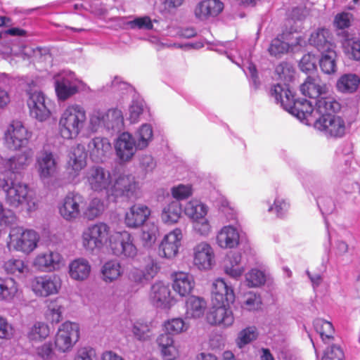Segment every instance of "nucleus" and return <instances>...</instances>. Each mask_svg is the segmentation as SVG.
I'll list each match as a JSON object with an SVG mask.
<instances>
[{
  "mask_svg": "<svg viewBox=\"0 0 360 360\" xmlns=\"http://www.w3.org/2000/svg\"><path fill=\"white\" fill-rule=\"evenodd\" d=\"M235 300L231 287L222 278H218L212 284V307L207 315V321L212 325L223 327L231 326L234 321L232 311L226 307Z\"/></svg>",
  "mask_w": 360,
  "mask_h": 360,
  "instance_id": "nucleus-1",
  "label": "nucleus"
},
{
  "mask_svg": "<svg viewBox=\"0 0 360 360\" xmlns=\"http://www.w3.org/2000/svg\"><path fill=\"white\" fill-rule=\"evenodd\" d=\"M115 230L104 221H97L86 226L81 234V244L88 252L94 253L109 246Z\"/></svg>",
  "mask_w": 360,
  "mask_h": 360,
  "instance_id": "nucleus-2",
  "label": "nucleus"
},
{
  "mask_svg": "<svg viewBox=\"0 0 360 360\" xmlns=\"http://www.w3.org/2000/svg\"><path fill=\"white\" fill-rule=\"evenodd\" d=\"M86 113L84 107L79 104L68 105L60 114L58 129L60 136L65 139H75L84 129Z\"/></svg>",
  "mask_w": 360,
  "mask_h": 360,
  "instance_id": "nucleus-3",
  "label": "nucleus"
},
{
  "mask_svg": "<svg viewBox=\"0 0 360 360\" xmlns=\"http://www.w3.org/2000/svg\"><path fill=\"white\" fill-rule=\"evenodd\" d=\"M5 200L10 207L25 209L29 212L37 208L36 200L28 186L22 182H11L5 193Z\"/></svg>",
  "mask_w": 360,
  "mask_h": 360,
  "instance_id": "nucleus-4",
  "label": "nucleus"
},
{
  "mask_svg": "<svg viewBox=\"0 0 360 360\" xmlns=\"http://www.w3.org/2000/svg\"><path fill=\"white\" fill-rule=\"evenodd\" d=\"M124 126L122 112L117 108L109 109L107 111L94 110L89 115V127L96 131L103 127L108 131H120Z\"/></svg>",
  "mask_w": 360,
  "mask_h": 360,
  "instance_id": "nucleus-5",
  "label": "nucleus"
},
{
  "mask_svg": "<svg viewBox=\"0 0 360 360\" xmlns=\"http://www.w3.org/2000/svg\"><path fill=\"white\" fill-rule=\"evenodd\" d=\"M39 240V236L35 231L15 227L11 229L7 245L10 250L30 254L37 248Z\"/></svg>",
  "mask_w": 360,
  "mask_h": 360,
  "instance_id": "nucleus-6",
  "label": "nucleus"
},
{
  "mask_svg": "<svg viewBox=\"0 0 360 360\" xmlns=\"http://www.w3.org/2000/svg\"><path fill=\"white\" fill-rule=\"evenodd\" d=\"M139 183L131 174H120L108 191V198L116 201L119 198L136 199L140 194Z\"/></svg>",
  "mask_w": 360,
  "mask_h": 360,
  "instance_id": "nucleus-7",
  "label": "nucleus"
},
{
  "mask_svg": "<svg viewBox=\"0 0 360 360\" xmlns=\"http://www.w3.org/2000/svg\"><path fill=\"white\" fill-rule=\"evenodd\" d=\"M286 100L282 101V103L285 106V110L297 117L302 122H305L306 124L310 125L319 118L315 113V107L312 101L306 99L295 101L294 95L289 92L285 93Z\"/></svg>",
  "mask_w": 360,
  "mask_h": 360,
  "instance_id": "nucleus-8",
  "label": "nucleus"
},
{
  "mask_svg": "<svg viewBox=\"0 0 360 360\" xmlns=\"http://www.w3.org/2000/svg\"><path fill=\"white\" fill-rule=\"evenodd\" d=\"M108 248L112 255L121 259H132L138 254L134 237L125 231H115Z\"/></svg>",
  "mask_w": 360,
  "mask_h": 360,
  "instance_id": "nucleus-9",
  "label": "nucleus"
},
{
  "mask_svg": "<svg viewBox=\"0 0 360 360\" xmlns=\"http://www.w3.org/2000/svg\"><path fill=\"white\" fill-rule=\"evenodd\" d=\"M55 89L59 100L65 101L79 91H85L86 85L77 79L72 72H63L56 75Z\"/></svg>",
  "mask_w": 360,
  "mask_h": 360,
  "instance_id": "nucleus-10",
  "label": "nucleus"
},
{
  "mask_svg": "<svg viewBox=\"0 0 360 360\" xmlns=\"http://www.w3.org/2000/svg\"><path fill=\"white\" fill-rule=\"evenodd\" d=\"M297 28L291 27L289 32H283L280 37L273 39L268 49L270 55L276 58H281L295 46H305L306 41L302 36L297 34L294 35V33H297Z\"/></svg>",
  "mask_w": 360,
  "mask_h": 360,
  "instance_id": "nucleus-11",
  "label": "nucleus"
},
{
  "mask_svg": "<svg viewBox=\"0 0 360 360\" xmlns=\"http://www.w3.org/2000/svg\"><path fill=\"white\" fill-rule=\"evenodd\" d=\"M79 326L77 323L65 321L62 323L55 336V346L62 353L70 352L79 339Z\"/></svg>",
  "mask_w": 360,
  "mask_h": 360,
  "instance_id": "nucleus-12",
  "label": "nucleus"
},
{
  "mask_svg": "<svg viewBox=\"0 0 360 360\" xmlns=\"http://www.w3.org/2000/svg\"><path fill=\"white\" fill-rule=\"evenodd\" d=\"M5 142L12 150H19L27 146L32 133L18 120L12 121L5 131Z\"/></svg>",
  "mask_w": 360,
  "mask_h": 360,
  "instance_id": "nucleus-13",
  "label": "nucleus"
},
{
  "mask_svg": "<svg viewBox=\"0 0 360 360\" xmlns=\"http://www.w3.org/2000/svg\"><path fill=\"white\" fill-rule=\"evenodd\" d=\"M30 285L35 295L46 297L59 292L62 281L60 278L56 274L44 275L33 278Z\"/></svg>",
  "mask_w": 360,
  "mask_h": 360,
  "instance_id": "nucleus-14",
  "label": "nucleus"
},
{
  "mask_svg": "<svg viewBox=\"0 0 360 360\" xmlns=\"http://www.w3.org/2000/svg\"><path fill=\"white\" fill-rule=\"evenodd\" d=\"M314 127L326 136L331 138H341L345 134L346 131L344 120L335 115L319 117L315 120Z\"/></svg>",
  "mask_w": 360,
  "mask_h": 360,
  "instance_id": "nucleus-15",
  "label": "nucleus"
},
{
  "mask_svg": "<svg viewBox=\"0 0 360 360\" xmlns=\"http://www.w3.org/2000/svg\"><path fill=\"white\" fill-rule=\"evenodd\" d=\"M86 183L89 188L96 193L105 191L108 195L112 185L110 172L100 166H94L86 173Z\"/></svg>",
  "mask_w": 360,
  "mask_h": 360,
  "instance_id": "nucleus-16",
  "label": "nucleus"
},
{
  "mask_svg": "<svg viewBox=\"0 0 360 360\" xmlns=\"http://www.w3.org/2000/svg\"><path fill=\"white\" fill-rule=\"evenodd\" d=\"M84 202V197L78 193H69L58 205L60 216L68 221H73L81 215V206Z\"/></svg>",
  "mask_w": 360,
  "mask_h": 360,
  "instance_id": "nucleus-17",
  "label": "nucleus"
},
{
  "mask_svg": "<svg viewBox=\"0 0 360 360\" xmlns=\"http://www.w3.org/2000/svg\"><path fill=\"white\" fill-rule=\"evenodd\" d=\"M65 265L63 257L57 251L48 250L39 253L33 261L35 269L43 272L60 269Z\"/></svg>",
  "mask_w": 360,
  "mask_h": 360,
  "instance_id": "nucleus-18",
  "label": "nucleus"
},
{
  "mask_svg": "<svg viewBox=\"0 0 360 360\" xmlns=\"http://www.w3.org/2000/svg\"><path fill=\"white\" fill-rule=\"evenodd\" d=\"M27 105L30 115L40 122L47 120L51 112L47 105V99L43 92L39 90H30Z\"/></svg>",
  "mask_w": 360,
  "mask_h": 360,
  "instance_id": "nucleus-19",
  "label": "nucleus"
},
{
  "mask_svg": "<svg viewBox=\"0 0 360 360\" xmlns=\"http://www.w3.org/2000/svg\"><path fill=\"white\" fill-rule=\"evenodd\" d=\"M193 265L199 270L210 269L214 264V252L207 242L197 243L193 248Z\"/></svg>",
  "mask_w": 360,
  "mask_h": 360,
  "instance_id": "nucleus-20",
  "label": "nucleus"
},
{
  "mask_svg": "<svg viewBox=\"0 0 360 360\" xmlns=\"http://www.w3.org/2000/svg\"><path fill=\"white\" fill-rule=\"evenodd\" d=\"M58 162L55 155L49 150H43L38 154L36 168L41 180L46 181L53 177L58 171Z\"/></svg>",
  "mask_w": 360,
  "mask_h": 360,
  "instance_id": "nucleus-21",
  "label": "nucleus"
},
{
  "mask_svg": "<svg viewBox=\"0 0 360 360\" xmlns=\"http://www.w3.org/2000/svg\"><path fill=\"white\" fill-rule=\"evenodd\" d=\"M115 149L118 159L122 162L130 161L135 155L138 147L133 136L128 132H123L115 143Z\"/></svg>",
  "mask_w": 360,
  "mask_h": 360,
  "instance_id": "nucleus-22",
  "label": "nucleus"
},
{
  "mask_svg": "<svg viewBox=\"0 0 360 360\" xmlns=\"http://www.w3.org/2000/svg\"><path fill=\"white\" fill-rule=\"evenodd\" d=\"M182 237L180 229H175L167 233L160 245V255L167 259L175 257L179 252Z\"/></svg>",
  "mask_w": 360,
  "mask_h": 360,
  "instance_id": "nucleus-23",
  "label": "nucleus"
},
{
  "mask_svg": "<svg viewBox=\"0 0 360 360\" xmlns=\"http://www.w3.org/2000/svg\"><path fill=\"white\" fill-rule=\"evenodd\" d=\"M148 297L152 304L159 308H169L173 302L169 286L160 281L152 285Z\"/></svg>",
  "mask_w": 360,
  "mask_h": 360,
  "instance_id": "nucleus-24",
  "label": "nucleus"
},
{
  "mask_svg": "<svg viewBox=\"0 0 360 360\" xmlns=\"http://www.w3.org/2000/svg\"><path fill=\"white\" fill-rule=\"evenodd\" d=\"M150 208L143 204L132 205L125 213L124 224L131 229H137L144 224L150 215Z\"/></svg>",
  "mask_w": 360,
  "mask_h": 360,
  "instance_id": "nucleus-25",
  "label": "nucleus"
},
{
  "mask_svg": "<svg viewBox=\"0 0 360 360\" xmlns=\"http://www.w3.org/2000/svg\"><path fill=\"white\" fill-rule=\"evenodd\" d=\"M224 9V4L219 0H202L194 8V15L201 21L217 17Z\"/></svg>",
  "mask_w": 360,
  "mask_h": 360,
  "instance_id": "nucleus-26",
  "label": "nucleus"
},
{
  "mask_svg": "<svg viewBox=\"0 0 360 360\" xmlns=\"http://www.w3.org/2000/svg\"><path fill=\"white\" fill-rule=\"evenodd\" d=\"M156 343L164 360H175L180 356V345L169 334H160Z\"/></svg>",
  "mask_w": 360,
  "mask_h": 360,
  "instance_id": "nucleus-27",
  "label": "nucleus"
},
{
  "mask_svg": "<svg viewBox=\"0 0 360 360\" xmlns=\"http://www.w3.org/2000/svg\"><path fill=\"white\" fill-rule=\"evenodd\" d=\"M87 147L91 158L96 162H104L112 150L110 141L100 136L92 139Z\"/></svg>",
  "mask_w": 360,
  "mask_h": 360,
  "instance_id": "nucleus-28",
  "label": "nucleus"
},
{
  "mask_svg": "<svg viewBox=\"0 0 360 360\" xmlns=\"http://www.w3.org/2000/svg\"><path fill=\"white\" fill-rule=\"evenodd\" d=\"M172 289L181 297L189 295L194 289L195 283L193 276L184 271L174 272L172 274Z\"/></svg>",
  "mask_w": 360,
  "mask_h": 360,
  "instance_id": "nucleus-29",
  "label": "nucleus"
},
{
  "mask_svg": "<svg viewBox=\"0 0 360 360\" xmlns=\"http://www.w3.org/2000/svg\"><path fill=\"white\" fill-rule=\"evenodd\" d=\"M68 160V169L73 178L77 177L86 165V154L82 145L72 147Z\"/></svg>",
  "mask_w": 360,
  "mask_h": 360,
  "instance_id": "nucleus-30",
  "label": "nucleus"
},
{
  "mask_svg": "<svg viewBox=\"0 0 360 360\" xmlns=\"http://www.w3.org/2000/svg\"><path fill=\"white\" fill-rule=\"evenodd\" d=\"M240 241V234L238 229L231 226H223L217 233V244L222 249L236 248Z\"/></svg>",
  "mask_w": 360,
  "mask_h": 360,
  "instance_id": "nucleus-31",
  "label": "nucleus"
},
{
  "mask_svg": "<svg viewBox=\"0 0 360 360\" xmlns=\"http://www.w3.org/2000/svg\"><path fill=\"white\" fill-rule=\"evenodd\" d=\"M33 153L31 149H27L21 153L10 158L4 159L1 164L12 173H20L25 169L30 164Z\"/></svg>",
  "mask_w": 360,
  "mask_h": 360,
  "instance_id": "nucleus-32",
  "label": "nucleus"
},
{
  "mask_svg": "<svg viewBox=\"0 0 360 360\" xmlns=\"http://www.w3.org/2000/svg\"><path fill=\"white\" fill-rule=\"evenodd\" d=\"M309 43L321 52L334 49L331 33L326 28H318L312 32L309 38Z\"/></svg>",
  "mask_w": 360,
  "mask_h": 360,
  "instance_id": "nucleus-33",
  "label": "nucleus"
},
{
  "mask_svg": "<svg viewBox=\"0 0 360 360\" xmlns=\"http://www.w3.org/2000/svg\"><path fill=\"white\" fill-rule=\"evenodd\" d=\"M317 117L333 115L340 110V103L331 96H321L314 101Z\"/></svg>",
  "mask_w": 360,
  "mask_h": 360,
  "instance_id": "nucleus-34",
  "label": "nucleus"
},
{
  "mask_svg": "<svg viewBox=\"0 0 360 360\" xmlns=\"http://www.w3.org/2000/svg\"><path fill=\"white\" fill-rule=\"evenodd\" d=\"M182 207L180 202L173 200L164 205L160 214V219L167 225L176 224L181 217Z\"/></svg>",
  "mask_w": 360,
  "mask_h": 360,
  "instance_id": "nucleus-35",
  "label": "nucleus"
},
{
  "mask_svg": "<svg viewBox=\"0 0 360 360\" xmlns=\"http://www.w3.org/2000/svg\"><path fill=\"white\" fill-rule=\"evenodd\" d=\"M91 265L84 258H78L69 264V274L71 278L76 281L86 279L91 272Z\"/></svg>",
  "mask_w": 360,
  "mask_h": 360,
  "instance_id": "nucleus-36",
  "label": "nucleus"
},
{
  "mask_svg": "<svg viewBox=\"0 0 360 360\" xmlns=\"http://www.w3.org/2000/svg\"><path fill=\"white\" fill-rule=\"evenodd\" d=\"M207 308L206 301L198 296L189 297L186 302V317L187 319H198L202 317Z\"/></svg>",
  "mask_w": 360,
  "mask_h": 360,
  "instance_id": "nucleus-37",
  "label": "nucleus"
},
{
  "mask_svg": "<svg viewBox=\"0 0 360 360\" xmlns=\"http://www.w3.org/2000/svg\"><path fill=\"white\" fill-rule=\"evenodd\" d=\"M184 212L186 216L191 221L206 217L208 212V206L197 199H192L186 202Z\"/></svg>",
  "mask_w": 360,
  "mask_h": 360,
  "instance_id": "nucleus-38",
  "label": "nucleus"
},
{
  "mask_svg": "<svg viewBox=\"0 0 360 360\" xmlns=\"http://www.w3.org/2000/svg\"><path fill=\"white\" fill-rule=\"evenodd\" d=\"M101 272L105 283H112L122 275L124 270L119 261L110 259L103 264Z\"/></svg>",
  "mask_w": 360,
  "mask_h": 360,
  "instance_id": "nucleus-39",
  "label": "nucleus"
},
{
  "mask_svg": "<svg viewBox=\"0 0 360 360\" xmlns=\"http://www.w3.org/2000/svg\"><path fill=\"white\" fill-rule=\"evenodd\" d=\"M326 85H322L318 79L307 77L302 84L300 90L303 95L310 98L318 99L321 96L325 95Z\"/></svg>",
  "mask_w": 360,
  "mask_h": 360,
  "instance_id": "nucleus-40",
  "label": "nucleus"
},
{
  "mask_svg": "<svg viewBox=\"0 0 360 360\" xmlns=\"http://www.w3.org/2000/svg\"><path fill=\"white\" fill-rule=\"evenodd\" d=\"M360 85V77L353 73L344 74L337 81L336 86L339 91L345 94L355 92Z\"/></svg>",
  "mask_w": 360,
  "mask_h": 360,
  "instance_id": "nucleus-41",
  "label": "nucleus"
},
{
  "mask_svg": "<svg viewBox=\"0 0 360 360\" xmlns=\"http://www.w3.org/2000/svg\"><path fill=\"white\" fill-rule=\"evenodd\" d=\"M50 335L49 326L41 321L34 323L28 328L26 337L31 342H39L46 340Z\"/></svg>",
  "mask_w": 360,
  "mask_h": 360,
  "instance_id": "nucleus-42",
  "label": "nucleus"
},
{
  "mask_svg": "<svg viewBox=\"0 0 360 360\" xmlns=\"http://www.w3.org/2000/svg\"><path fill=\"white\" fill-rule=\"evenodd\" d=\"M241 254L233 252L227 256L224 264V271L232 278H237L243 274L245 269L240 266Z\"/></svg>",
  "mask_w": 360,
  "mask_h": 360,
  "instance_id": "nucleus-43",
  "label": "nucleus"
},
{
  "mask_svg": "<svg viewBox=\"0 0 360 360\" xmlns=\"http://www.w3.org/2000/svg\"><path fill=\"white\" fill-rule=\"evenodd\" d=\"M18 292L19 285L13 278H0V300L11 301Z\"/></svg>",
  "mask_w": 360,
  "mask_h": 360,
  "instance_id": "nucleus-44",
  "label": "nucleus"
},
{
  "mask_svg": "<svg viewBox=\"0 0 360 360\" xmlns=\"http://www.w3.org/2000/svg\"><path fill=\"white\" fill-rule=\"evenodd\" d=\"M153 131L150 124H143L136 131L134 140L139 150H143L147 148L152 141Z\"/></svg>",
  "mask_w": 360,
  "mask_h": 360,
  "instance_id": "nucleus-45",
  "label": "nucleus"
},
{
  "mask_svg": "<svg viewBox=\"0 0 360 360\" xmlns=\"http://www.w3.org/2000/svg\"><path fill=\"white\" fill-rule=\"evenodd\" d=\"M131 333L134 339L140 342L149 341L153 336L150 326L147 323L140 321L131 323Z\"/></svg>",
  "mask_w": 360,
  "mask_h": 360,
  "instance_id": "nucleus-46",
  "label": "nucleus"
},
{
  "mask_svg": "<svg viewBox=\"0 0 360 360\" xmlns=\"http://www.w3.org/2000/svg\"><path fill=\"white\" fill-rule=\"evenodd\" d=\"M4 269L7 274L17 276L26 275L29 272L27 264L22 259L16 258L6 261L4 264Z\"/></svg>",
  "mask_w": 360,
  "mask_h": 360,
  "instance_id": "nucleus-47",
  "label": "nucleus"
},
{
  "mask_svg": "<svg viewBox=\"0 0 360 360\" xmlns=\"http://www.w3.org/2000/svg\"><path fill=\"white\" fill-rule=\"evenodd\" d=\"M63 307L58 299L49 300L47 302V309L45 316L51 323H58L63 319Z\"/></svg>",
  "mask_w": 360,
  "mask_h": 360,
  "instance_id": "nucleus-48",
  "label": "nucleus"
},
{
  "mask_svg": "<svg viewBox=\"0 0 360 360\" xmlns=\"http://www.w3.org/2000/svg\"><path fill=\"white\" fill-rule=\"evenodd\" d=\"M105 209L103 201L98 198H94L84 212V216L89 221H93L102 215Z\"/></svg>",
  "mask_w": 360,
  "mask_h": 360,
  "instance_id": "nucleus-49",
  "label": "nucleus"
},
{
  "mask_svg": "<svg viewBox=\"0 0 360 360\" xmlns=\"http://www.w3.org/2000/svg\"><path fill=\"white\" fill-rule=\"evenodd\" d=\"M322 56L319 60V65L321 70L328 75L336 71V53L334 49L321 52Z\"/></svg>",
  "mask_w": 360,
  "mask_h": 360,
  "instance_id": "nucleus-50",
  "label": "nucleus"
},
{
  "mask_svg": "<svg viewBox=\"0 0 360 360\" xmlns=\"http://www.w3.org/2000/svg\"><path fill=\"white\" fill-rule=\"evenodd\" d=\"M314 326L324 342H328L333 339L334 329L330 322L318 319L314 321Z\"/></svg>",
  "mask_w": 360,
  "mask_h": 360,
  "instance_id": "nucleus-51",
  "label": "nucleus"
},
{
  "mask_svg": "<svg viewBox=\"0 0 360 360\" xmlns=\"http://www.w3.org/2000/svg\"><path fill=\"white\" fill-rule=\"evenodd\" d=\"M158 234V227L153 222H147L143 225L141 240L144 245L150 246L155 243Z\"/></svg>",
  "mask_w": 360,
  "mask_h": 360,
  "instance_id": "nucleus-52",
  "label": "nucleus"
},
{
  "mask_svg": "<svg viewBox=\"0 0 360 360\" xmlns=\"http://www.w3.org/2000/svg\"><path fill=\"white\" fill-rule=\"evenodd\" d=\"M165 333L177 335L186 331L188 325L181 318L168 320L165 323Z\"/></svg>",
  "mask_w": 360,
  "mask_h": 360,
  "instance_id": "nucleus-53",
  "label": "nucleus"
},
{
  "mask_svg": "<svg viewBox=\"0 0 360 360\" xmlns=\"http://www.w3.org/2000/svg\"><path fill=\"white\" fill-rule=\"evenodd\" d=\"M145 102L141 98H134L129 107V119L131 123H136L139 120L141 115H142Z\"/></svg>",
  "mask_w": 360,
  "mask_h": 360,
  "instance_id": "nucleus-54",
  "label": "nucleus"
},
{
  "mask_svg": "<svg viewBox=\"0 0 360 360\" xmlns=\"http://www.w3.org/2000/svg\"><path fill=\"white\" fill-rule=\"evenodd\" d=\"M257 337V329L254 326H249L242 330L238 335L236 343L238 347L242 348L250 343Z\"/></svg>",
  "mask_w": 360,
  "mask_h": 360,
  "instance_id": "nucleus-55",
  "label": "nucleus"
},
{
  "mask_svg": "<svg viewBox=\"0 0 360 360\" xmlns=\"http://www.w3.org/2000/svg\"><path fill=\"white\" fill-rule=\"evenodd\" d=\"M192 221L193 229L195 233L202 236H207L212 231V226L210 221L206 217H202Z\"/></svg>",
  "mask_w": 360,
  "mask_h": 360,
  "instance_id": "nucleus-56",
  "label": "nucleus"
},
{
  "mask_svg": "<svg viewBox=\"0 0 360 360\" xmlns=\"http://www.w3.org/2000/svg\"><path fill=\"white\" fill-rule=\"evenodd\" d=\"M17 217L11 210L6 209L0 201V226L11 227L17 223Z\"/></svg>",
  "mask_w": 360,
  "mask_h": 360,
  "instance_id": "nucleus-57",
  "label": "nucleus"
},
{
  "mask_svg": "<svg viewBox=\"0 0 360 360\" xmlns=\"http://www.w3.org/2000/svg\"><path fill=\"white\" fill-rule=\"evenodd\" d=\"M246 281L250 287H257L264 284L266 277L263 271L257 269L250 271L245 276Z\"/></svg>",
  "mask_w": 360,
  "mask_h": 360,
  "instance_id": "nucleus-58",
  "label": "nucleus"
},
{
  "mask_svg": "<svg viewBox=\"0 0 360 360\" xmlns=\"http://www.w3.org/2000/svg\"><path fill=\"white\" fill-rule=\"evenodd\" d=\"M289 92L291 95H293L292 92L290 90L289 86L284 84L283 85L278 84L274 85L271 89V96L274 97L277 103H280L281 106L285 110V106L282 103V101L286 100L285 92Z\"/></svg>",
  "mask_w": 360,
  "mask_h": 360,
  "instance_id": "nucleus-59",
  "label": "nucleus"
},
{
  "mask_svg": "<svg viewBox=\"0 0 360 360\" xmlns=\"http://www.w3.org/2000/svg\"><path fill=\"white\" fill-rule=\"evenodd\" d=\"M172 196L179 200L190 197L193 193V188L190 184H179L171 189Z\"/></svg>",
  "mask_w": 360,
  "mask_h": 360,
  "instance_id": "nucleus-60",
  "label": "nucleus"
},
{
  "mask_svg": "<svg viewBox=\"0 0 360 360\" xmlns=\"http://www.w3.org/2000/svg\"><path fill=\"white\" fill-rule=\"evenodd\" d=\"M261 304L262 300L259 295L255 293L249 292L246 295L245 300L241 306L244 309L252 311L259 309Z\"/></svg>",
  "mask_w": 360,
  "mask_h": 360,
  "instance_id": "nucleus-61",
  "label": "nucleus"
},
{
  "mask_svg": "<svg viewBox=\"0 0 360 360\" xmlns=\"http://www.w3.org/2000/svg\"><path fill=\"white\" fill-rule=\"evenodd\" d=\"M36 355L42 360H51L55 355L52 343L48 342L37 347Z\"/></svg>",
  "mask_w": 360,
  "mask_h": 360,
  "instance_id": "nucleus-62",
  "label": "nucleus"
},
{
  "mask_svg": "<svg viewBox=\"0 0 360 360\" xmlns=\"http://www.w3.org/2000/svg\"><path fill=\"white\" fill-rule=\"evenodd\" d=\"M96 358V350L90 346L79 347L74 356V360H95Z\"/></svg>",
  "mask_w": 360,
  "mask_h": 360,
  "instance_id": "nucleus-63",
  "label": "nucleus"
},
{
  "mask_svg": "<svg viewBox=\"0 0 360 360\" xmlns=\"http://www.w3.org/2000/svg\"><path fill=\"white\" fill-rule=\"evenodd\" d=\"M15 333V330L8 320L0 316V339L11 340Z\"/></svg>",
  "mask_w": 360,
  "mask_h": 360,
  "instance_id": "nucleus-64",
  "label": "nucleus"
}]
</instances>
